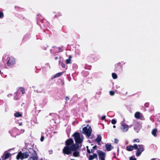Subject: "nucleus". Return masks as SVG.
<instances>
[{
	"label": "nucleus",
	"instance_id": "nucleus-1",
	"mask_svg": "<svg viewBox=\"0 0 160 160\" xmlns=\"http://www.w3.org/2000/svg\"><path fill=\"white\" fill-rule=\"evenodd\" d=\"M73 141L71 139L67 140L66 141V146L63 149V152L64 154L69 155L72 151H74L73 153L74 156L77 157L79 156V152L76 151L78 148V146L76 144H73Z\"/></svg>",
	"mask_w": 160,
	"mask_h": 160
},
{
	"label": "nucleus",
	"instance_id": "nucleus-2",
	"mask_svg": "<svg viewBox=\"0 0 160 160\" xmlns=\"http://www.w3.org/2000/svg\"><path fill=\"white\" fill-rule=\"evenodd\" d=\"M29 156V154L28 152H22L20 151L19 152L18 154L16 157V159L17 160H22L24 159L28 158Z\"/></svg>",
	"mask_w": 160,
	"mask_h": 160
},
{
	"label": "nucleus",
	"instance_id": "nucleus-3",
	"mask_svg": "<svg viewBox=\"0 0 160 160\" xmlns=\"http://www.w3.org/2000/svg\"><path fill=\"white\" fill-rule=\"evenodd\" d=\"M92 131V129L91 127L87 126L83 128L82 132L85 134L87 137H89L91 135Z\"/></svg>",
	"mask_w": 160,
	"mask_h": 160
},
{
	"label": "nucleus",
	"instance_id": "nucleus-4",
	"mask_svg": "<svg viewBox=\"0 0 160 160\" xmlns=\"http://www.w3.org/2000/svg\"><path fill=\"white\" fill-rule=\"evenodd\" d=\"M75 141L77 143H80L82 142V138L80 137L79 133L75 132L73 135Z\"/></svg>",
	"mask_w": 160,
	"mask_h": 160
},
{
	"label": "nucleus",
	"instance_id": "nucleus-5",
	"mask_svg": "<svg viewBox=\"0 0 160 160\" xmlns=\"http://www.w3.org/2000/svg\"><path fill=\"white\" fill-rule=\"evenodd\" d=\"M138 148L136 153V155L137 157L139 156L142 152L144 150V146L142 145H138Z\"/></svg>",
	"mask_w": 160,
	"mask_h": 160
},
{
	"label": "nucleus",
	"instance_id": "nucleus-6",
	"mask_svg": "<svg viewBox=\"0 0 160 160\" xmlns=\"http://www.w3.org/2000/svg\"><path fill=\"white\" fill-rule=\"evenodd\" d=\"M121 130L122 132H126L128 130L130 127H131L132 125L128 126L127 124L124 123H122L121 124Z\"/></svg>",
	"mask_w": 160,
	"mask_h": 160
},
{
	"label": "nucleus",
	"instance_id": "nucleus-7",
	"mask_svg": "<svg viewBox=\"0 0 160 160\" xmlns=\"http://www.w3.org/2000/svg\"><path fill=\"white\" fill-rule=\"evenodd\" d=\"M99 160H105V153L101 151H98Z\"/></svg>",
	"mask_w": 160,
	"mask_h": 160
},
{
	"label": "nucleus",
	"instance_id": "nucleus-8",
	"mask_svg": "<svg viewBox=\"0 0 160 160\" xmlns=\"http://www.w3.org/2000/svg\"><path fill=\"white\" fill-rule=\"evenodd\" d=\"M15 63V59L12 57H10L8 60L7 64L8 66H12Z\"/></svg>",
	"mask_w": 160,
	"mask_h": 160
},
{
	"label": "nucleus",
	"instance_id": "nucleus-9",
	"mask_svg": "<svg viewBox=\"0 0 160 160\" xmlns=\"http://www.w3.org/2000/svg\"><path fill=\"white\" fill-rule=\"evenodd\" d=\"M126 149L128 151H132L134 148L135 149H137L138 148V145L136 144H134L133 146L130 145L127 147Z\"/></svg>",
	"mask_w": 160,
	"mask_h": 160
},
{
	"label": "nucleus",
	"instance_id": "nucleus-10",
	"mask_svg": "<svg viewBox=\"0 0 160 160\" xmlns=\"http://www.w3.org/2000/svg\"><path fill=\"white\" fill-rule=\"evenodd\" d=\"M135 117L138 119L142 120L143 119V116L142 114L139 112H137L135 114Z\"/></svg>",
	"mask_w": 160,
	"mask_h": 160
},
{
	"label": "nucleus",
	"instance_id": "nucleus-11",
	"mask_svg": "<svg viewBox=\"0 0 160 160\" xmlns=\"http://www.w3.org/2000/svg\"><path fill=\"white\" fill-rule=\"evenodd\" d=\"M34 152V154H32L31 156L28 158V160H38V157L37 154L35 153V151L33 150Z\"/></svg>",
	"mask_w": 160,
	"mask_h": 160
},
{
	"label": "nucleus",
	"instance_id": "nucleus-12",
	"mask_svg": "<svg viewBox=\"0 0 160 160\" xmlns=\"http://www.w3.org/2000/svg\"><path fill=\"white\" fill-rule=\"evenodd\" d=\"M106 148L108 151H110L113 148V147L111 144H106L105 145Z\"/></svg>",
	"mask_w": 160,
	"mask_h": 160
},
{
	"label": "nucleus",
	"instance_id": "nucleus-13",
	"mask_svg": "<svg viewBox=\"0 0 160 160\" xmlns=\"http://www.w3.org/2000/svg\"><path fill=\"white\" fill-rule=\"evenodd\" d=\"M95 158H97V154L94 153L93 155H90L88 158L89 160H92Z\"/></svg>",
	"mask_w": 160,
	"mask_h": 160
},
{
	"label": "nucleus",
	"instance_id": "nucleus-14",
	"mask_svg": "<svg viewBox=\"0 0 160 160\" xmlns=\"http://www.w3.org/2000/svg\"><path fill=\"white\" fill-rule=\"evenodd\" d=\"M11 154L8 152H5L3 155L4 158L5 159L8 158L10 156Z\"/></svg>",
	"mask_w": 160,
	"mask_h": 160
},
{
	"label": "nucleus",
	"instance_id": "nucleus-15",
	"mask_svg": "<svg viewBox=\"0 0 160 160\" xmlns=\"http://www.w3.org/2000/svg\"><path fill=\"white\" fill-rule=\"evenodd\" d=\"M102 140V137L100 135H98L97 136V138L95 140L99 144H100V142Z\"/></svg>",
	"mask_w": 160,
	"mask_h": 160
},
{
	"label": "nucleus",
	"instance_id": "nucleus-16",
	"mask_svg": "<svg viewBox=\"0 0 160 160\" xmlns=\"http://www.w3.org/2000/svg\"><path fill=\"white\" fill-rule=\"evenodd\" d=\"M157 130L156 129H153L152 131V133L154 137H156L157 136Z\"/></svg>",
	"mask_w": 160,
	"mask_h": 160
},
{
	"label": "nucleus",
	"instance_id": "nucleus-17",
	"mask_svg": "<svg viewBox=\"0 0 160 160\" xmlns=\"http://www.w3.org/2000/svg\"><path fill=\"white\" fill-rule=\"evenodd\" d=\"M72 58V57L70 55L68 59H67L66 60V62L67 64H68L71 63V61Z\"/></svg>",
	"mask_w": 160,
	"mask_h": 160
},
{
	"label": "nucleus",
	"instance_id": "nucleus-18",
	"mask_svg": "<svg viewBox=\"0 0 160 160\" xmlns=\"http://www.w3.org/2000/svg\"><path fill=\"white\" fill-rule=\"evenodd\" d=\"M22 115V114L19 112H17L14 114V116L16 117H21Z\"/></svg>",
	"mask_w": 160,
	"mask_h": 160
},
{
	"label": "nucleus",
	"instance_id": "nucleus-19",
	"mask_svg": "<svg viewBox=\"0 0 160 160\" xmlns=\"http://www.w3.org/2000/svg\"><path fill=\"white\" fill-rule=\"evenodd\" d=\"M62 74V72L58 73L54 75V78H56L57 77H59L61 76Z\"/></svg>",
	"mask_w": 160,
	"mask_h": 160
},
{
	"label": "nucleus",
	"instance_id": "nucleus-20",
	"mask_svg": "<svg viewBox=\"0 0 160 160\" xmlns=\"http://www.w3.org/2000/svg\"><path fill=\"white\" fill-rule=\"evenodd\" d=\"M112 76L113 78L114 79H116L117 78V75L115 73H112Z\"/></svg>",
	"mask_w": 160,
	"mask_h": 160
},
{
	"label": "nucleus",
	"instance_id": "nucleus-21",
	"mask_svg": "<svg viewBox=\"0 0 160 160\" xmlns=\"http://www.w3.org/2000/svg\"><path fill=\"white\" fill-rule=\"evenodd\" d=\"M111 122L112 124H115L116 123V121L114 119H113L111 121Z\"/></svg>",
	"mask_w": 160,
	"mask_h": 160
},
{
	"label": "nucleus",
	"instance_id": "nucleus-22",
	"mask_svg": "<svg viewBox=\"0 0 160 160\" xmlns=\"http://www.w3.org/2000/svg\"><path fill=\"white\" fill-rule=\"evenodd\" d=\"M4 17V15L3 13L0 11V18H2Z\"/></svg>",
	"mask_w": 160,
	"mask_h": 160
},
{
	"label": "nucleus",
	"instance_id": "nucleus-23",
	"mask_svg": "<svg viewBox=\"0 0 160 160\" xmlns=\"http://www.w3.org/2000/svg\"><path fill=\"white\" fill-rule=\"evenodd\" d=\"M20 89L21 92H22V94H23L25 93L24 89L22 88H20Z\"/></svg>",
	"mask_w": 160,
	"mask_h": 160
},
{
	"label": "nucleus",
	"instance_id": "nucleus-24",
	"mask_svg": "<svg viewBox=\"0 0 160 160\" xmlns=\"http://www.w3.org/2000/svg\"><path fill=\"white\" fill-rule=\"evenodd\" d=\"M139 142V139H134L133 140V142Z\"/></svg>",
	"mask_w": 160,
	"mask_h": 160
},
{
	"label": "nucleus",
	"instance_id": "nucleus-25",
	"mask_svg": "<svg viewBox=\"0 0 160 160\" xmlns=\"http://www.w3.org/2000/svg\"><path fill=\"white\" fill-rule=\"evenodd\" d=\"M114 143L116 144L118 143L119 142V140L117 138H115L114 140Z\"/></svg>",
	"mask_w": 160,
	"mask_h": 160
},
{
	"label": "nucleus",
	"instance_id": "nucleus-26",
	"mask_svg": "<svg viewBox=\"0 0 160 160\" xmlns=\"http://www.w3.org/2000/svg\"><path fill=\"white\" fill-rule=\"evenodd\" d=\"M61 65L62 68H65V65L63 62H62L61 63Z\"/></svg>",
	"mask_w": 160,
	"mask_h": 160
},
{
	"label": "nucleus",
	"instance_id": "nucleus-27",
	"mask_svg": "<svg viewBox=\"0 0 160 160\" xmlns=\"http://www.w3.org/2000/svg\"><path fill=\"white\" fill-rule=\"evenodd\" d=\"M110 94L111 96H113L114 94V92L112 91H110Z\"/></svg>",
	"mask_w": 160,
	"mask_h": 160
},
{
	"label": "nucleus",
	"instance_id": "nucleus-28",
	"mask_svg": "<svg viewBox=\"0 0 160 160\" xmlns=\"http://www.w3.org/2000/svg\"><path fill=\"white\" fill-rule=\"evenodd\" d=\"M86 148H87V151L89 153H91V151H90V150L89 149L88 147V146H87Z\"/></svg>",
	"mask_w": 160,
	"mask_h": 160
},
{
	"label": "nucleus",
	"instance_id": "nucleus-29",
	"mask_svg": "<svg viewBox=\"0 0 160 160\" xmlns=\"http://www.w3.org/2000/svg\"><path fill=\"white\" fill-rule=\"evenodd\" d=\"M130 160H136V159L134 158L131 157L130 158Z\"/></svg>",
	"mask_w": 160,
	"mask_h": 160
},
{
	"label": "nucleus",
	"instance_id": "nucleus-30",
	"mask_svg": "<svg viewBox=\"0 0 160 160\" xmlns=\"http://www.w3.org/2000/svg\"><path fill=\"white\" fill-rule=\"evenodd\" d=\"M44 139V137L43 136L41 138V141L42 142L43 141Z\"/></svg>",
	"mask_w": 160,
	"mask_h": 160
},
{
	"label": "nucleus",
	"instance_id": "nucleus-31",
	"mask_svg": "<svg viewBox=\"0 0 160 160\" xmlns=\"http://www.w3.org/2000/svg\"><path fill=\"white\" fill-rule=\"evenodd\" d=\"M105 118H106L105 116H104L101 118V119L102 120H104L105 119Z\"/></svg>",
	"mask_w": 160,
	"mask_h": 160
},
{
	"label": "nucleus",
	"instance_id": "nucleus-32",
	"mask_svg": "<svg viewBox=\"0 0 160 160\" xmlns=\"http://www.w3.org/2000/svg\"><path fill=\"white\" fill-rule=\"evenodd\" d=\"M97 147V146L96 145H95V146H93L92 148V149H95Z\"/></svg>",
	"mask_w": 160,
	"mask_h": 160
},
{
	"label": "nucleus",
	"instance_id": "nucleus-33",
	"mask_svg": "<svg viewBox=\"0 0 160 160\" xmlns=\"http://www.w3.org/2000/svg\"><path fill=\"white\" fill-rule=\"evenodd\" d=\"M65 99L66 100H68L69 99V98L68 97H66Z\"/></svg>",
	"mask_w": 160,
	"mask_h": 160
},
{
	"label": "nucleus",
	"instance_id": "nucleus-34",
	"mask_svg": "<svg viewBox=\"0 0 160 160\" xmlns=\"http://www.w3.org/2000/svg\"><path fill=\"white\" fill-rule=\"evenodd\" d=\"M94 152V149H92L91 151V153H93V152Z\"/></svg>",
	"mask_w": 160,
	"mask_h": 160
},
{
	"label": "nucleus",
	"instance_id": "nucleus-35",
	"mask_svg": "<svg viewBox=\"0 0 160 160\" xmlns=\"http://www.w3.org/2000/svg\"><path fill=\"white\" fill-rule=\"evenodd\" d=\"M22 125V122H20L19 123V125L20 126H21Z\"/></svg>",
	"mask_w": 160,
	"mask_h": 160
},
{
	"label": "nucleus",
	"instance_id": "nucleus-36",
	"mask_svg": "<svg viewBox=\"0 0 160 160\" xmlns=\"http://www.w3.org/2000/svg\"><path fill=\"white\" fill-rule=\"evenodd\" d=\"M58 57H56L55 58V59H56V60L57 59H58Z\"/></svg>",
	"mask_w": 160,
	"mask_h": 160
},
{
	"label": "nucleus",
	"instance_id": "nucleus-37",
	"mask_svg": "<svg viewBox=\"0 0 160 160\" xmlns=\"http://www.w3.org/2000/svg\"><path fill=\"white\" fill-rule=\"evenodd\" d=\"M113 128H116V126L115 125H113Z\"/></svg>",
	"mask_w": 160,
	"mask_h": 160
},
{
	"label": "nucleus",
	"instance_id": "nucleus-38",
	"mask_svg": "<svg viewBox=\"0 0 160 160\" xmlns=\"http://www.w3.org/2000/svg\"><path fill=\"white\" fill-rule=\"evenodd\" d=\"M151 160H156V159L153 158L151 159Z\"/></svg>",
	"mask_w": 160,
	"mask_h": 160
},
{
	"label": "nucleus",
	"instance_id": "nucleus-39",
	"mask_svg": "<svg viewBox=\"0 0 160 160\" xmlns=\"http://www.w3.org/2000/svg\"><path fill=\"white\" fill-rule=\"evenodd\" d=\"M17 99H18V98H16V97L15 98V99H16V100H17Z\"/></svg>",
	"mask_w": 160,
	"mask_h": 160
},
{
	"label": "nucleus",
	"instance_id": "nucleus-40",
	"mask_svg": "<svg viewBox=\"0 0 160 160\" xmlns=\"http://www.w3.org/2000/svg\"><path fill=\"white\" fill-rule=\"evenodd\" d=\"M71 160H75L72 159H71Z\"/></svg>",
	"mask_w": 160,
	"mask_h": 160
},
{
	"label": "nucleus",
	"instance_id": "nucleus-41",
	"mask_svg": "<svg viewBox=\"0 0 160 160\" xmlns=\"http://www.w3.org/2000/svg\"><path fill=\"white\" fill-rule=\"evenodd\" d=\"M134 129H136V128H134Z\"/></svg>",
	"mask_w": 160,
	"mask_h": 160
},
{
	"label": "nucleus",
	"instance_id": "nucleus-42",
	"mask_svg": "<svg viewBox=\"0 0 160 160\" xmlns=\"http://www.w3.org/2000/svg\"><path fill=\"white\" fill-rule=\"evenodd\" d=\"M137 132H138V131H137Z\"/></svg>",
	"mask_w": 160,
	"mask_h": 160
}]
</instances>
